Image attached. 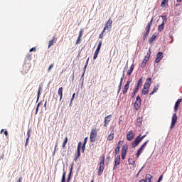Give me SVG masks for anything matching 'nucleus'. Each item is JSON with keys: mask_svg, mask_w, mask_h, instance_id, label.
<instances>
[{"mask_svg": "<svg viewBox=\"0 0 182 182\" xmlns=\"http://www.w3.org/2000/svg\"><path fill=\"white\" fill-rule=\"evenodd\" d=\"M42 91V87H39L38 95H37V100H39V97L41 96V92Z\"/></svg>", "mask_w": 182, "mask_h": 182, "instance_id": "473e14b6", "label": "nucleus"}, {"mask_svg": "<svg viewBox=\"0 0 182 182\" xmlns=\"http://www.w3.org/2000/svg\"><path fill=\"white\" fill-rule=\"evenodd\" d=\"M146 63H144V61H143V62L141 63V68H146Z\"/></svg>", "mask_w": 182, "mask_h": 182, "instance_id": "09e8293b", "label": "nucleus"}, {"mask_svg": "<svg viewBox=\"0 0 182 182\" xmlns=\"http://www.w3.org/2000/svg\"><path fill=\"white\" fill-rule=\"evenodd\" d=\"M141 135L138 136L134 141H133L131 144V146L133 149H134V147H136V146H139V144H140V143H141V141H143V139H144V137H146V134L143 135L142 136H140Z\"/></svg>", "mask_w": 182, "mask_h": 182, "instance_id": "f03ea898", "label": "nucleus"}, {"mask_svg": "<svg viewBox=\"0 0 182 182\" xmlns=\"http://www.w3.org/2000/svg\"><path fill=\"white\" fill-rule=\"evenodd\" d=\"M136 92L135 91L133 92L132 96V98H134V96H136Z\"/></svg>", "mask_w": 182, "mask_h": 182, "instance_id": "13d9d810", "label": "nucleus"}, {"mask_svg": "<svg viewBox=\"0 0 182 182\" xmlns=\"http://www.w3.org/2000/svg\"><path fill=\"white\" fill-rule=\"evenodd\" d=\"M139 91V88L137 87H136L135 90H134V92H137Z\"/></svg>", "mask_w": 182, "mask_h": 182, "instance_id": "052dcab7", "label": "nucleus"}, {"mask_svg": "<svg viewBox=\"0 0 182 182\" xmlns=\"http://www.w3.org/2000/svg\"><path fill=\"white\" fill-rule=\"evenodd\" d=\"M27 138L26 139V144H25V146H28V143L29 142V138L31 137V129H29L28 132H27Z\"/></svg>", "mask_w": 182, "mask_h": 182, "instance_id": "b1692460", "label": "nucleus"}, {"mask_svg": "<svg viewBox=\"0 0 182 182\" xmlns=\"http://www.w3.org/2000/svg\"><path fill=\"white\" fill-rule=\"evenodd\" d=\"M153 19L152 18L149 23H148L146 27V32L143 36V41H146L147 37L149 36V33H150V28H151V24L153 23Z\"/></svg>", "mask_w": 182, "mask_h": 182, "instance_id": "7ed1b4c3", "label": "nucleus"}, {"mask_svg": "<svg viewBox=\"0 0 182 182\" xmlns=\"http://www.w3.org/2000/svg\"><path fill=\"white\" fill-rule=\"evenodd\" d=\"M157 38V33H154L152 35V36L149 38V43L151 44L154 41H156V38Z\"/></svg>", "mask_w": 182, "mask_h": 182, "instance_id": "4be33fe9", "label": "nucleus"}, {"mask_svg": "<svg viewBox=\"0 0 182 182\" xmlns=\"http://www.w3.org/2000/svg\"><path fill=\"white\" fill-rule=\"evenodd\" d=\"M61 182H66V172H63Z\"/></svg>", "mask_w": 182, "mask_h": 182, "instance_id": "c756f323", "label": "nucleus"}, {"mask_svg": "<svg viewBox=\"0 0 182 182\" xmlns=\"http://www.w3.org/2000/svg\"><path fill=\"white\" fill-rule=\"evenodd\" d=\"M149 53H148L146 54V55L145 56L143 62H144L145 63H147V62H149V60H150V55H151V51H150V50H149Z\"/></svg>", "mask_w": 182, "mask_h": 182, "instance_id": "6ab92c4d", "label": "nucleus"}, {"mask_svg": "<svg viewBox=\"0 0 182 182\" xmlns=\"http://www.w3.org/2000/svg\"><path fill=\"white\" fill-rule=\"evenodd\" d=\"M134 106V110H139V108L140 107V106H141V98H140L139 95L136 97Z\"/></svg>", "mask_w": 182, "mask_h": 182, "instance_id": "423d86ee", "label": "nucleus"}, {"mask_svg": "<svg viewBox=\"0 0 182 182\" xmlns=\"http://www.w3.org/2000/svg\"><path fill=\"white\" fill-rule=\"evenodd\" d=\"M167 4H168V0H162L161 6H162V8H164V6L167 5Z\"/></svg>", "mask_w": 182, "mask_h": 182, "instance_id": "cd10ccee", "label": "nucleus"}, {"mask_svg": "<svg viewBox=\"0 0 182 182\" xmlns=\"http://www.w3.org/2000/svg\"><path fill=\"white\" fill-rule=\"evenodd\" d=\"M130 69H134V65H132Z\"/></svg>", "mask_w": 182, "mask_h": 182, "instance_id": "69168bd1", "label": "nucleus"}, {"mask_svg": "<svg viewBox=\"0 0 182 182\" xmlns=\"http://www.w3.org/2000/svg\"><path fill=\"white\" fill-rule=\"evenodd\" d=\"M124 79V74H123L122 77H121L120 82H119V83H121V85H123Z\"/></svg>", "mask_w": 182, "mask_h": 182, "instance_id": "49530a36", "label": "nucleus"}, {"mask_svg": "<svg viewBox=\"0 0 182 182\" xmlns=\"http://www.w3.org/2000/svg\"><path fill=\"white\" fill-rule=\"evenodd\" d=\"M143 150H144V149L141 148V146H140V148L138 149L137 153H136L137 158H139L140 156V154H141V153H143Z\"/></svg>", "mask_w": 182, "mask_h": 182, "instance_id": "bb28decb", "label": "nucleus"}, {"mask_svg": "<svg viewBox=\"0 0 182 182\" xmlns=\"http://www.w3.org/2000/svg\"><path fill=\"white\" fill-rule=\"evenodd\" d=\"M138 86H141V85H143V77H141L137 83Z\"/></svg>", "mask_w": 182, "mask_h": 182, "instance_id": "f704fd0d", "label": "nucleus"}, {"mask_svg": "<svg viewBox=\"0 0 182 182\" xmlns=\"http://www.w3.org/2000/svg\"><path fill=\"white\" fill-rule=\"evenodd\" d=\"M114 139V133L111 132L110 134L107 136V140H109V141H112V140H113Z\"/></svg>", "mask_w": 182, "mask_h": 182, "instance_id": "a878e982", "label": "nucleus"}, {"mask_svg": "<svg viewBox=\"0 0 182 182\" xmlns=\"http://www.w3.org/2000/svg\"><path fill=\"white\" fill-rule=\"evenodd\" d=\"M67 143H68V136H65V140L63 143V149H65L66 147Z\"/></svg>", "mask_w": 182, "mask_h": 182, "instance_id": "7c9ffc66", "label": "nucleus"}, {"mask_svg": "<svg viewBox=\"0 0 182 182\" xmlns=\"http://www.w3.org/2000/svg\"><path fill=\"white\" fill-rule=\"evenodd\" d=\"M114 164L115 166H119V164H120V155L117 156L114 161Z\"/></svg>", "mask_w": 182, "mask_h": 182, "instance_id": "393cba45", "label": "nucleus"}, {"mask_svg": "<svg viewBox=\"0 0 182 182\" xmlns=\"http://www.w3.org/2000/svg\"><path fill=\"white\" fill-rule=\"evenodd\" d=\"M126 157V156H123V155H122V160H124V158Z\"/></svg>", "mask_w": 182, "mask_h": 182, "instance_id": "774afa93", "label": "nucleus"}, {"mask_svg": "<svg viewBox=\"0 0 182 182\" xmlns=\"http://www.w3.org/2000/svg\"><path fill=\"white\" fill-rule=\"evenodd\" d=\"M129 86H130V81L127 82L126 85H124L122 90L123 95H126L127 93V90H129Z\"/></svg>", "mask_w": 182, "mask_h": 182, "instance_id": "2eb2a0df", "label": "nucleus"}, {"mask_svg": "<svg viewBox=\"0 0 182 182\" xmlns=\"http://www.w3.org/2000/svg\"><path fill=\"white\" fill-rule=\"evenodd\" d=\"M36 52V48L33 47L31 49H30L29 52Z\"/></svg>", "mask_w": 182, "mask_h": 182, "instance_id": "8fccbe9b", "label": "nucleus"}, {"mask_svg": "<svg viewBox=\"0 0 182 182\" xmlns=\"http://www.w3.org/2000/svg\"><path fill=\"white\" fill-rule=\"evenodd\" d=\"M133 72V69H130L127 71V75L128 76H130V75H132V73Z\"/></svg>", "mask_w": 182, "mask_h": 182, "instance_id": "a18cd8bd", "label": "nucleus"}, {"mask_svg": "<svg viewBox=\"0 0 182 182\" xmlns=\"http://www.w3.org/2000/svg\"><path fill=\"white\" fill-rule=\"evenodd\" d=\"M57 149H58V142H56L55 145V148H54L55 151H56Z\"/></svg>", "mask_w": 182, "mask_h": 182, "instance_id": "5fc2aeb1", "label": "nucleus"}, {"mask_svg": "<svg viewBox=\"0 0 182 182\" xmlns=\"http://www.w3.org/2000/svg\"><path fill=\"white\" fill-rule=\"evenodd\" d=\"M122 83H119V86H118V93L120 92V90H122Z\"/></svg>", "mask_w": 182, "mask_h": 182, "instance_id": "de8ad7c7", "label": "nucleus"}, {"mask_svg": "<svg viewBox=\"0 0 182 182\" xmlns=\"http://www.w3.org/2000/svg\"><path fill=\"white\" fill-rule=\"evenodd\" d=\"M87 141V138H85V139H84V143H83V144H84V145H86Z\"/></svg>", "mask_w": 182, "mask_h": 182, "instance_id": "bf43d9fd", "label": "nucleus"}, {"mask_svg": "<svg viewBox=\"0 0 182 182\" xmlns=\"http://www.w3.org/2000/svg\"><path fill=\"white\" fill-rule=\"evenodd\" d=\"M147 143H149V140H147L146 141H145L141 146V147L142 149H144V147H146V146H147Z\"/></svg>", "mask_w": 182, "mask_h": 182, "instance_id": "ea45409f", "label": "nucleus"}, {"mask_svg": "<svg viewBox=\"0 0 182 182\" xmlns=\"http://www.w3.org/2000/svg\"><path fill=\"white\" fill-rule=\"evenodd\" d=\"M85 72H86V70H84L83 73L81 76V79H80V80H82V83H83V81L85 80V78H83L85 77Z\"/></svg>", "mask_w": 182, "mask_h": 182, "instance_id": "a19ab883", "label": "nucleus"}, {"mask_svg": "<svg viewBox=\"0 0 182 182\" xmlns=\"http://www.w3.org/2000/svg\"><path fill=\"white\" fill-rule=\"evenodd\" d=\"M58 95L60 96V102L62 100V98L63 97V87H60L58 91Z\"/></svg>", "mask_w": 182, "mask_h": 182, "instance_id": "f3484780", "label": "nucleus"}, {"mask_svg": "<svg viewBox=\"0 0 182 182\" xmlns=\"http://www.w3.org/2000/svg\"><path fill=\"white\" fill-rule=\"evenodd\" d=\"M160 181H163V175H161V176H159V180H158V182H160Z\"/></svg>", "mask_w": 182, "mask_h": 182, "instance_id": "603ef678", "label": "nucleus"}, {"mask_svg": "<svg viewBox=\"0 0 182 182\" xmlns=\"http://www.w3.org/2000/svg\"><path fill=\"white\" fill-rule=\"evenodd\" d=\"M136 122L139 123V124H141V118H138Z\"/></svg>", "mask_w": 182, "mask_h": 182, "instance_id": "3c124183", "label": "nucleus"}, {"mask_svg": "<svg viewBox=\"0 0 182 182\" xmlns=\"http://www.w3.org/2000/svg\"><path fill=\"white\" fill-rule=\"evenodd\" d=\"M4 134H5V136H8V131H5Z\"/></svg>", "mask_w": 182, "mask_h": 182, "instance_id": "0e129e2a", "label": "nucleus"}, {"mask_svg": "<svg viewBox=\"0 0 182 182\" xmlns=\"http://www.w3.org/2000/svg\"><path fill=\"white\" fill-rule=\"evenodd\" d=\"M102 41L99 42L98 46L96 49L97 51L100 52V48H102Z\"/></svg>", "mask_w": 182, "mask_h": 182, "instance_id": "2f4dec72", "label": "nucleus"}, {"mask_svg": "<svg viewBox=\"0 0 182 182\" xmlns=\"http://www.w3.org/2000/svg\"><path fill=\"white\" fill-rule=\"evenodd\" d=\"M176 123H177V114H173L171 119L170 129H173L176 126Z\"/></svg>", "mask_w": 182, "mask_h": 182, "instance_id": "1a4fd4ad", "label": "nucleus"}, {"mask_svg": "<svg viewBox=\"0 0 182 182\" xmlns=\"http://www.w3.org/2000/svg\"><path fill=\"white\" fill-rule=\"evenodd\" d=\"M96 136H97V131H96V129H92L90 134V143H95V141H96Z\"/></svg>", "mask_w": 182, "mask_h": 182, "instance_id": "39448f33", "label": "nucleus"}, {"mask_svg": "<svg viewBox=\"0 0 182 182\" xmlns=\"http://www.w3.org/2000/svg\"><path fill=\"white\" fill-rule=\"evenodd\" d=\"M75 95H76V94L73 93L72 98H71V102H73V99H75Z\"/></svg>", "mask_w": 182, "mask_h": 182, "instance_id": "6e6d98bb", "label": "nucleus"}, {"mask_svg": "<svg viewBox=\"0 0 182 182\" xmlns=\"http://www.w3.org/2000/svg\"><path fill=\"white\" fill-rule=\"evenodd\" d=\"M57 41L58 38L55 36L53 37L52 40L48 41V48H50V46H53V43H56Z\"/></svg>", "mask_w": 182, "mask_h": 182, "instance_id": "4468645a", "label": "nucleus"}, {"mask_svg": "<svg viewBox=\"0 0 182 182\" xmlns=\"http://www.w3.org/2000/svg\"><path fill=\"white\" fill-rule=\"evenodd\" d=\"M112 25H113V21L109 18L105 24V29H112Z\"/></svg>", "mask_w": 182, "mask_h": 182, "instance_id": "f8f14e48", "label": "nucleus"}, {"mask_svg": "<svg viewBox=\"0 0 182 182\" xmlns=\"http://www.w3.org/2000/svg\"><path fill=\"white\" fill-rule=\"evenodd\" d=\"M105 31H106V29H105V27H104V29H103V31H102V33H101L104 34V33H105Z\"/></svg>", "mask_w": 182, "mask_h": 182, "instance_id": "338daca9", "label": "nucleus"}, {"mask_svg": "<svg viewBox=\"0 0 182 182\" xmlns=\"http://www.w3.org/2000/svg\"><path fill=\"white\" fill-rule=\"evenodd\" d=\"M104 170H105V156H102L101 157V161L100 162V166L98 168V176H102Z\"/></svg>", "mask_w": 182, "mask_h": 182, "instance_id": "20e7f679", "label": "nucleus"}, {"mask_svg": "<svg viewBox=\"0 0 182 182\" xmlns=\"http://www.w3.org/2000/svg\"><path fill=\"white\" fill-rule=\"evenodd\" d=\"M157 90H159V87H154L153 91L149 94L150 96H151V95H153L154 93H156V92H157Z\"/></svg>", "mask_w": 182, "mask_h": 182, "instance_id": "72a5a7b5", "label": "nucleus"}, {"mask_svg": "<svg viewBox=\"0 0 182 182\" xmlns=\"http://www.w3.org/2000/svg\"><path fill=\"white\" fill-rule=\"evenodd\" d=\"M127 146L125 145L124 146H122V156H126V153H127Z\"/></svg>", "mask_w": 182, "mask_h": 182, "instance_id": "412c9836", "label": "nucleus"}, {"mask_svg": "<svg viewBox=\"0 0 182 182\" xmlns=\"http://www.w3.org/2000/svg\"><path fill=\"white\" fill-rule=\"evenodd\" d=\"M73 170V164H71V168L70 169L69 176L67 178V182H70V177L72 176V171Z\"/></svg>", "mask_w": 182, "mask_h": 182, "instance_id": "5701e85b", "label": "nucleus"}, {"mask_svg": "<svg viewBox=\"0 0 182 182\" xmlns=\"http://www.w3.org/2000/svg\"><path fill=\"white\" fill-rule=\"evenodd\" d=\"M53 68V64H51V65H50L48 69H52Z\"/></svg>", "mask_w": 182, "mask_h": 182, "instance_id": "e2e57ef3", "label": "nucleus"}, {"mask_svg": "<svg viewBox=\"0 0 182 182\" xmlns=\"http://www.w3.org/2000/svg\"><path fill=\"white\" fill-rule=\"evenodd\" d=\"M162 23L158 26V32H163L164 25H166V23L167 22V17L166 16H162Z\"/></svg>", "mask_w": 182, "mask_h": 182, "instance_id": "0eeeda50", "label": "nucleus"}, {"mask_svg": "<svg viewBox=\"0 0 182 182\" xmlns=\"http://www.w3.org/2000/svg\"><path fill=\"white\" fill-rule=\"evenodd\" d=\"M128 163H129V164H131V166H134V164H136L134 159H129L128 160Z\"/></svg>", "mask_w": 182, "mask_h": 182, "instance_id": "c85d7f7f", "label": "nucleus"}, {"mask_svg": "<svg viewBox=\"0 0 182 182\" xmlns=\"http://www.w3.org/2000/svg\"><path fill=\"white\" fill-rule=\"evenodd\" d=\"M150 86H151V78H148L144 83V88L142 90V95H147V93H149Z\"/></svg>", "mask_w": 182, "mask_h": 182, "instance_id": "f257e3e1", "label": "nucleus"}, {"mask_svg": "<svg viewBox=\"0 0 182 182\" xmlns=\"http://www.w3.org/2000/svg\"><path fill=\"white\" fill-rule=\"evenodd\" d=\"M112 119V115H108L105 117L104 119V127H107L109 126V123L110 122V120Z\"/></svg>", "mask_w": 182, "mask_h": 182, "instance_id": "9b49d317", "label": "nucleus"}, {"mask_svg": "<svg viewBox=\"0 0 182 182\" xmlns=\"http://www.w3.org/2000/svg\"><path fill=\"white\" fill-rule=\"evenodd\" d=\"M120 146H118L116 149H115V154H119V152L120 151Z\"/></svg>", "mask_w": 182, "mask_h": 182, "instance_id": "4c0bfd02", "label": "nucleus"}, {"mask_svg": "<svg viewBox=\"0 0 182 182\" xmlns=\"http://www.w3.org/2000/svg\"><path fill=\"white\" fill-rule=\"evenodd\" d=\"M149 53H148L146 54V55L145 56L143 62H144L145 63H147V62H149V60H150V55H151V51H150V50H149Z\"/></svg>", "mask_w": 182, "mask_h": 182, "instance_id": "a211bd4d", "label": "nucleus"}, {"mask_svg": "<svg viewBox=\"0 0 182 182\" xmlns=\"http://www.w3.org/2000/svg\"><path fill=\"white\" fill-rule=\"evenodd\" d=\"M116 168H117V166H116V164H114V166L113 167V170H116Z\"/></svg>", "mask_w": 182, "mask_h": 182, "instance_id": "680f3d73", "label": "nucleus"}, {"mask_svg": "<svg viewBox=\"0 0 182 182\" xmlns=\"http://www.w3.org/2000/svg\"><path fill=\"white\" fill-rule=\"evenodd\" d=\"M80 41H82V38H80L79 37L77 38L76 42H75V45H77L78 43H80Z\"/></svg>", "mask_w": 182, "mask_h": 182, "instance_id": "37998d69", "label": "nucleus"}, {"mask_svg": "<svg viewBox=\"0 0 182 182\" xmlns=\"http://www.w3.org/2000/svg\"><path fill=\"white\" fill-rule=\"evenodd\" d=\"M85 150H86V145L82 144V153H85Z\"/></svg>", "mask_w": 182, "mask_h": 182, "instance_id": "c03bdc74", "label": "nucleus"}, {"mask_svg": "<svg viewBox=\"0 0 182 182\" xmlns=\"http://www.w3.org/2000/svg\"><path fill=\"white\" fill-rule=\"evenodd\" d=\"M40 103L38 104L36 109V114H38V112H39V106H40Z\"/></svg>", "mask_w": 182, "mask_h": 182, "instance_id": "79ce46f5", "label": "nucleus"}, {"mask_svg": "<svg viewBox=\"0 0 182 182\" xmlns=\"http://www.w3.org/2000/svg\"><path fill=\"white\" fill-rule=\"evenodd\" d=\"M163 59V53L159 52L156 55V58L155 60L156 63H159Z\"/></svg>", "mask_w": 182, "mask_h": 182, "instance_id": "ddd939ff", "label": "nucleus"}, {"mask_svg": "<svg viewBox=\"0 0 182 182\" xmlns=\"http://www.w3.org/2000/svg\"><path fill=\"white\" fill-rule=\"evenodd\" d=\"M100 39H103V33H101L99 36Z\"/></svg>", "mask_w": 182, "mask_h": 182, "instance_id": "864d4df0", "label": "nucleus"}, {"mask_svg": "<svg viewBox=\"0 0 182 182\" xmlns=\"http://www.w3.org/2000/svg\"><path fill=\"white\" fill-rule=\"evenodd\" d=\"M82 36H83V29H81V30L79 31L78 38H80V39H82Z\"/></svg>", "mask_w": 182, "mask_h": 182, "instance_id": "c9c22d12", "label": "nucleus"}, {"mask_svg": "<svg viewBox=\"0 0 182 182\" xmlns=\"http://www.w3.org/2000/svg\"><path fill=\"white\" fill-rule=\"evenodd\" d=\"M99 52L97 50H95L94 56H93V59H97V55H99Z\"/></svg>", "mask_w": 182, "mask_h": 182, "instance_id": "e433bc0d", "label": "nucleus"}, {"mask_svg": "<svg viewBox=\"0 0 182 182\" xmlns=\"http://www.w3.org/2000/svg\"><path fill=\"white\" fill-rule=\"evenodd\" d=\"M139 182H151V175L146 174L145 180L142 179V180L139 181Z\"/></svg>", "mask_w": 182, "mask_h": 182, "instance_id": "dca6fc26", "label": "nucleus"}, {"mask_svg": "<svg viewBox=\"0 0 182 182\" xmlns=\"http://www.w3.org/2000/svg\"><path fill=\"white\" fill-rule=\"evenodd\" d=\"M82 147V142H79L77 148V153L75 154L74 160L76 161L80 157V149Z\"/></svg>", "mask_w": 182, "mask_h": 182, "instance_id": "6e6552de", "label": "nucleus"}, {"mask_svg": "<svg viewBox=\"0 0 182 182\" xmlns=\"http://www.w3.org/2000/svg\"><path fill=\"white\" fill-rule=\"evenodd\" d=\"M133 139H134V133L133 131L128 132L127 134V140H128V141H132Z\"/></svg>", "mask_w": 182, "mask_h": 182, "instance_id": "9d476101", "label": "nucleus"}, {"mask_svg": "<svg viewBox=\"0 0 182 182\" xmlns=\"http://www.w3.org/2000/svg\"><path fill=\"white\" fill-rule=\"evenodd\" d=\"M26 58L27 60H29V61L32 60V55L31 54H28Z\"/></svg>", "mask_w": 182, "mask_h": 182, "instance_id": "58836bf2", "label": "nucleus"}, {"mask_svg": "<svg viewBox=\"0 0 182 182\" xmlns=\"http://www.w3.org/2000/svg\"><path fill=\"white\" fill-rule=\"evenodd\" d=\"M182 100L181 99H178L176 103H175V106H174V110L175 112H177V110L178 109V106H180V103H181Z\"/></svg>", "mask_w": 182, "mask_h": 182, "instance_id": "aec40b11", "label": "nucleus"}, {"mask_svg": "<svg viewBox=\"0 0 182 182\" xmlns=\"http://www.w3.org/2000/svg\"><path fill=\"white\" fill-rule=\"evenodd\" d=\"M123 144V141H119V142H118V146H122Z\"/></svg>", "mask_w": 182, "mask_h": 182, "instance_id": "4d7b16f0", "label": "nucleus"}]
</instances>
